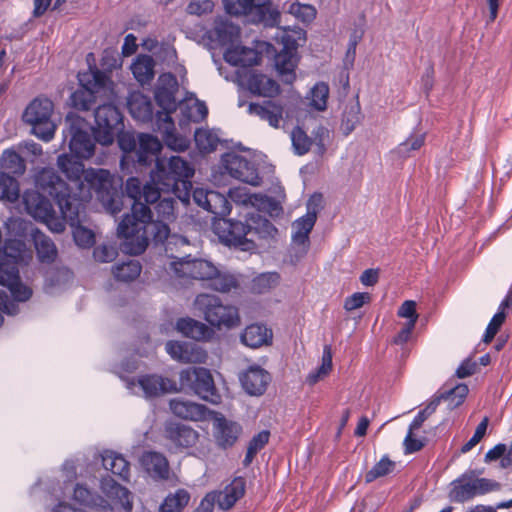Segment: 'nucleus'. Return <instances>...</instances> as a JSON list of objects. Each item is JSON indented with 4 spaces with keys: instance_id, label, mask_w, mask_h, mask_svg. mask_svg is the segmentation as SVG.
<instances>
[{
    "instance_id": "30",
    "label": "nucleus",
    "mask_w": 512,
    "mask_h": 512,
    "mask_svg": "<svg viewBox=\"0 0 512 512\" xmlns=\"http://www.w3.org/2000/svg\"><path fill=\"white\" fill-rule=\"evenodd\" d=\"M249 90L258 96L272 98L280 93L278 83L263 74H252L248 80Z\"/></svg>"
},
{
    "instance_id": "59",
    "label": "nucleus",
    "mask_w": 512,
    "mask_h": 512,
    "mask_svg": "<svg viewBox=\"0 0 512 512\" xmlns=\"http://www.w3.org/2000/svg\"><path fill=\"white\" fill-rule=\"evenodd\" d=\"M505 313L503 311H498L493 318L491 319L490 323L488 324L485 335L483 338V341L485 343H490L494 336L497 334L499 328L503 324L505 320Z\"/></svg>"
},
{
    "instance_id": "47",
    "label": "nucleus",
    "mask_w": 512,
    "mask_h": 512,
    "mask_svg": "<svg viewBox=\"0 0 512 512\" xmlns=\"http://www.w3.org/2000/svg\"><path fill=\"white\" fill-rule=\"evenodd\" d=\"M208 358L207 352L198 344L186 342L184 354L181 357L182 363H205Z\"/></svg>"
},
{
    "instance_id": "23",
    "label": "nucleus",
    "mask_w": 512,
    "mask_h": 512,
    "mask_svg": "<svg viewBox=\"0 0 512 512\" xmlns=\"http://www.w3.org/2000/svg\"><path fill=\"white\" fill-rule=\"evenodd\" d=\"M213 428L216 442L224 448L232 446L241 432V427L237 423L228 421L224 417H216Z\"/></svg>"
},
{
    "instance_id": "28",
    "label": "nucleus",
    "mask_w": 512,
    "mask_h": 512,
    "mask_svg": "<svg viewBox=\"0 0 512 512\" xmlns=\"http://www.w3.org/2000/svg\"><path fill=\"white\" fill-rule=\"evenodd\" d=\"M166 438L176 447H190L196 443L197 433L190 427L178 423H169L165 428Z\"/></svg>"
},
{
    "instance_id": "10",
    "label": "nucleus",
    "mask_w": 512,
    "mask_h": 512,
    "mask_svg": "<svg viewBox=\"0 0 512 512\" xmlns=\"http://www.w3.org/2000/svg\"><path fill=\"white\" fill-rule=\"evenodd\" d=\"M22 202L27 214L35 220L46 224L53 232L60 233L64 231L65 225L62 216H56L50 201L39 192L34 190L25 191L22 195Z\"/></svg>"
},
{
    "instance_id": "58",
    "label": "nucleus",
    "mask_w": 512,
    "mask_h": 512,
    "mask_svg": "<svg viewBox=\"0 0 512 512\" xmlns=\"http://www.w3.org/2000/svg\"><path fill=\"white\" fill-rule=\"evenodd\" d=\"M474 496L475 493L470 481L455 486L451 491V498L456 502H465L472 499Z\"/></svg>"
},
{
    "instance_id": "6",
    "label": "nucleus",
    "mask_w": 512,
    "mask_h": 512,
    "mask_svg": "<svg viewBox=\"0 0 512 512\" xmlns=\"http://www.w3.org/2000/svg\"><path fill=\"white\" fill-rule=\"evenodd\" d=\"M193 173L194 170L187 161L179 156H172L169 159H157L155 169L151 172V179L154 184L159 185L162 192L176 193L181 185L184 197L179 194L178 198L185 201L190 186L187 180Z\"/></svg>"
},
{
    "instance_id": "29",
    "label": "nucleus",
    "mask_w": 512,
    "mask_h": 512,
    "mask_svg": "<svg viewBox=\"0 0 512 512\" xmlns=\"http://www.w3.org/2000/svg\"><path fill=\"white\" fill-rule=\"evenodd\" d=\"M217 495L216 502L220 509H230L245 492V481L243 478H235L222 491H214Z\"/></svg>"
},
{
    "instance_id": "35",
    "label": "nucleus",
    "mask_w": 512,
    "mask_h": 512,
    "mask_svg": "<svg viewBox=\"0 0 512 512\" xmlns=\"http://www.w3.org/2000/svg\"><path fill=\"white\" fill-rule=\"evenodd\" d=\"M102 464L106 470H110L113 474L123 479H127L129 475V463L122 456L113 451H105L102 455Z\"/></svg>"
},
{
    "instance_id": "39",
    "label": "nucleus",
    "mask_w": 512,
    "mask_h": 512,
    "mask_svg": "<svg viewBox=\"0 0 512 512\" xmlns=\"http://www.w3.org/2000/svg\"><path fill=\"white\" fill-rule=\"evenodd\" d=\"M20 196V187L18 181L7 175L0 173V201L14 203Z\"/></svg>"
},
{
    "instance_id": "34",
    "label": "nucleus",
    "mask_w": 512,
    "mask_h": 512,
    "mask_svg": "<svg viewBox=\"0 0 512 512\" xmlns=\"http://www.w3.org/2000/svg\"><path fill=\"white\" fill-rule=\"evenodd\" d=\"M178 109L184 118L183 122H180V125H183L189 121H201L207 116L208 113V109L205 103L193 98H188L185 101L180 102Z\"/></svg>"
},
{
    "instance_id": "2",
    "label": "nucleus",
    "mask_w": 512,
    "mask_h": 512,
    "mask_svg": "<svg viewBox=\"0 0 512 512\" xmlns=\"http://www.w3.org/2000/svg\"><path fill=\"white\" fill-rule=\"evenodd\" d=\"M211 51L223 50L224 59L232 65L251 66L258 64L262 56L274 57L275 67L286 84L295 80L298 63L297 48L306 42L305 34H282L277 46L264 41H255L254 47L243 45L241 34H194Z\"/></svg>"
},
{
    "instance_id": "56",
    "label": "nucleus",
    "mask_w": 512,
    "mask_h": 512,
    "mask_svg": "<svg viewBox=\"0 0 512 512\" xmlns=\"http://www.w3.org/2000/svg\"><path fill=\"white\" fill-rule=\"evenodd\" d=\"M70 278V272L67 269L59 268L53 269L46 273L45 276V287L46 289H52L56 286H60Z\"/></svg>"
},
{
    "instance_id": "61",
    "label": "nucleus",
    "mask_w": 512,
    "mask_h": 512,
    "mask_svg": "<svg viewBox=\"0 0 512 512\" xmlns=\"http://www.w3.org/2000/svg\"><path fill=\"white\" fill-rule=\"evenodd\" d=\"M440 399L432 400L423 410H421L418 415L414 418L412 423L410 424V430H417L421 427L423 422L435 412Z\"/></svg>"
},
{
    "instance_id": "7",
    "label": "nucleus",
    "mask_w": 512,
    "mask_h": 512,
    "mask_svg": "<svg viewBox=\"0 0 512 512\" xmlns=\"http://www.w3.org/2000/svg\"><path fill=\"white\" fill-rule=\"evenodd\" d=\"M78 80L81 88L71 95V102L79 110H89L98 98L112 101L116 97L112 81L97 69L79 73Z\"/></svg>"
},
{
    "instance_id": "49",
    "label": "nucleus",
    "mask_w": 512,
    "mask_h": 512,
    "mask_svg": "<svg viewBox=\"0 0 512 512\" xmlns=\"http://www.w3.org/2000/svg\"><path fill=\"white\" fill-rule=\"evenodd\" d=\"M395 468V463L392 462L387 456H383L366 475V482L370 483L379 477L390 474Z\"/></svg>"
},
{
    "instance_id": "52",
    "label": "nucleus",
    "mask_w": 512,
    "mask_h": 512,
    "mask_svg": "<svg viewBox=\"0 0 512 512\" xmlns=\"http://www.w3.org/2000/svg\"><path fill=\"white\" fill-rule=\"evenodd\" d=\"M175 93L176 91L156 88L155 99L165 113H172L178 108L176 105Z\"/></svg>"
},
{
    "instance_id": "51",
    "label": "nucleus",
    "mask_w": 512,
    "mask_h": 512,
    "mask_svg": "<svg viewBox=\"0 0 512 512\" xmlns=\"http://www.w3.org/2000/svg\"><path fill=\"white\" fill-rule=\"evenodd\" d=\"M329 95V87L327 84L320 82L317 83L311 90L310 105L316 110L323 111L327 105Z\"/></svg>"
},
{
    "instance_id": "60",
    "label": "nucleus",
    "mask_w": 512,
    "mask_h": 512,
    "mask_svg": "<svg viewBox=\"0 0 512 512\" xmlns=\"http://www.w3.org/2000/svg\"><path fill=\"white\" fill-rule=\"evenodd\" d=\"M470 482L475 496L486 494L491 491H496L500 488V485L497 482L485 478L474 479Z\"/></svg>"
},
{
    "instance_id": "41",
    "label": "nucleus",
    "mask_w": 512,
    "mask_h": 512,
    "mask_svg": "<svg viewBox=\"0 0 512 512\" xmlns=\"http://www.w3.org/2000/svg\"><path fill=\"white\" fill-rule=\"evenodd\" d=\"M139 142V162H146L149 155H155L160 152L162 144L159 139L150 134H141L138 137Z\"/></svg>"
},
{
    "instance_id": "63",
    "label": "nucleus",
    "mask_w": 512,
    "mask_h": 512,
    "mask_svg": "<svg viewBox=\"0 0 512 512\" xmlns=\"http://www.w3.org/2000/svg\"><path fill=\"white\" fill-rule=\"evenodd\" d=\"M5 226L10 236L21 237L26 233L28 223L21 218H10Z\"/></svg>"
},
{
    "instance_id": "3",
    "label": "nucleus",
    "mask_w": 512,
    "mask_h": 512,
    "mask_svg": "<svg viewBox=\"0 0 512 512\" xmlns=\"http://www.w3.org/2000/svg\"><path fill=\"white\" fill-rule=\"evenodd\" d=\"M126 193L133 200L131 214L124 216L119 223L117 233L126 240L127 250L131 254H141L147 247V236L144 221L151 218L150 209L141 202L154 203L160 198L161 189L158 184L150 182L142 186L141 181L132 177L126 182Z\"/></svg>"
},
{
    "instance_id": "32",
    "label": "nucleus",
    "mask_w": 512,
    "mask_h": 512,
    "mask_svg": "<svg viewBox=\"0 0 512 512\" xmlns=\"http://www.w3.org/2000/svg\"><path fill=\"white\" fill-rule=\"evenodd\" d=\"M176 328L186 337L195 340H208L211 338L213 332L204 323L194 320L192 318H183L177 321Z\"/></svg>"
},
{
    "instance_id": "4",
    "label": "nucleus",
    "mask_w": 512,
    "mask_h": 512,
    "mask_svg": "<svg viewBox=\"0 0 512 512\" xmlns=\"http://www.w3.org/2000/svg\"><path fill=\"white\" fill-rule=\"evenodd\" d=\"M213 229L221 242L243 251L253 250L258 239L272 238L277 233L272 223L258 214L251 215L246 224L232 219L218 218L213 223Z\"/></svg>"
},
{
    "instance_id": "24",
    "label": "nucleus",
    "mask_w": 512,
    "mask_h": 512,
    "mask_svg": "<svg viewBox=\"0 0 512 512\" xmlns=\"http://www.w3.org/2000/svg\"><path fill=\"white\" fill-rule=\"evenodd\" d=\"M248 113L267 121L273 128H279L283 118V106L274 101H266L263 104L250 103Z\"/></svg>"
},
{
    "instance_id": "11",
    "label": "nucleus",
    "mask_w": 512,
    "mask_h": 512,
    "mask_svg": "<svg viewBox=\"0 0 512 512\" xmlns=\"http://www.w3.org/2000/svg\"><path fill=\"white\" fill-rule=\"evenodd\" d=\"M179 382L183 389L193 391L200 398L211 403H218L214 380L210 370L204 367H191L179 374Z\"/></svg>"
},
{
    "instance_id": "16",
    "label": "nucleus",
    "mask_w": 512,
    "mask_h": 512,
    "mask_svg": "<svg viewBox=\"0 0 512 512\" xmlns=\"http://www.w3.org/2000/svg\"><path fill=\"white\" fill-rule=\"evenodd\" d=\"M219 168L225 170L231 177L252 186H257L260 183L255 165L236 152L222 155Z\"/></svg>"
},
{
    "instance_id": "53",
    "label": "nucleus",
    "mask_w": 512,
    "mask_h": 512,
    "mask_svg": "<svg viewBox=\"0 0 512 512\" xmlns=\"http://www.w3.org/2000/svg\"><path fill=\"white\" fill-rule=\"evenodd\" d=\"M226 13L230 16H245L250 22L248 0H222Z\"/></svg>"
},
{
    "instance_id": "31",
    "label": "nucleus",
    "mask_w": 512,
    "mask_h": 512,
    "mask_svg": "<svg viewBox=\"0 0 512 512\" xmlns=\"http://www.w3.org/2000/svg\"><path fill=\"white\" fill-rule=\"evenodd\" d=\"M34 246L38 260L43 264H50L57 257V249L53 241L39 230L32 231Z\"/></svg>"
},
{
    "instance_id": "20",
    "label": "nucleus",
    "mask_w": 512,
    "mask_h": 512,
    "mask_svg": "<svg viewBox=\"0 0 512 512\" xmlns=\"http://www.w3.org/2000/svg\"><path fill=\"white\" fill-rule=\"evenodd\" d=\"M270 380V374L265 369L256 365L250 366L240 375L243 389L251 396L262 395L266 391Z\"/></svg>"
},
{
    "instance_id": "43",
    "label": "nucleus",
    "mask_w": 512,
    "mask_h": 512,
    "mask_svg": "<svg viewBox=\"0 0 512 512\" xmlns=\"http://www.w3.org/2000/svg\"><path fill=\"white\" fill-rule=\"evenodd\" d=\"M190 495L186 490L180 489L175 494L166 497L161 505V512H180L189 502Z\"/></svg>"
},
{
    "instance_id": "44",
    "label": "nucleus",
    "mask_w": 512,
    "mask_h": 512,
    "mask_svg": "<svg viewBox=\"0 0 512 512\" xmlns=\"http://www.w3.org/2000/svg\"><path fill=\"white\" fill-rule=\"evenodd\" d=\"M288 13L299 22L308 25L315 19L317 11L313 5L295 2L290 5Z\"/></svg>"
},
{
    "instance_id": "36",
    "label": "nucleus",
    "mask_w": 512,
    "mask_h": 512,
    "mask_svg": "<svg viewBox=\"0 0 512 512\" xmlns=\"http://www.w3.org/2000/svg\"><path fill=\"white\" fill-rule=\"evenodd\" d=\"M131 70L139 83H149L154 77V61L150 56L139 55L132 63Z\"/></svg>"
},
{
    "instance_id": "54",
    "label": "nucleus",
    "mask_w": 512,
    "mask_h": 512,
    "mask_svg": "<svg viewBox=\"0 0 512 512\" xmlns=\"http://www.w3.org/2000/svg\"><path fill=\"white\" fill-rule=\"evenodd\" d=\"M175 201L172 198H163L156 205V220L172 222L175 219Z\"/></svg>"
},
{
    "instance_id": "21",
    "label": "nucleus",
    "mask_w": 512,
    "mask_h": 512,
    "mask_svg": "<svg viewBox=\"0 0 512 512\" xmlns=\"http://www.w3.org/2000/svg\"><path fill=\"white\" fill-rule=\"evenodd\" d=\"M250 22L261 24L264 28H275L280 23V13L271 9V0H248Z\"/></svg>"
},
{
    "instance_id": "12",
    "label": "nucleus",
    "mask_w": 512,
    "mask_h": 512,
    "mask_svg": "<svg viewBox=\"0 0 512 512\" xmlns=\"http://www.w3.org/2000/svg\"><path fill=\"white\" fill-rule=\"evenodd\" d=\"M321 202V195H313L307 202V213L292 224V242L294 249L297 251L298 259L308 251L309 234L315 225Z\"/></svg>"
},
{
    "instance_id": "27",
    "label": "nucleus",
    "mask_w": 512,
    "mask_h": 512,
    "mask_svg": "<svg viewBox=\"0 0 512 512\" xmlns=\"http://www.w3.org/2000/svg\"><path fill=\"white\" fill-rule=\"evenodd\" d=\"M101 489L113 504L119 505L127 511L132 509L131 493L112 478H104L101 481Z\"/></svg>"
},
{
    "instance_id": "45",
    "label": "nucleus",
    "mask_w": 512,
    "mask_h": 512,
    "mask_svg": "<svg viewBox=\"0 0 512 512\" xmlns=\"http://www.w3.org/2000/svg\"><path fill=\"white\" fill-rule=\"evenodd\" d=\"M361 115H360V106L357 103L351 104L350 106H347L342 122H341V129L344 132L345 135L350 134L356 126L360 123Z\"/></svg>"
},
{
    "instance_id": "22",
    "label": "nucleus",
    "mask_w": 512,
    "mask_h": 512,
    "mask_svg": "<svg viewBox=\"0 0 512 512\" xmlns=\"http://www.w3.org/2000/svg\"><path fill=\"white\" fill-rule=\"evenodd\" d=\"M140 464L145 472L154 480H166L169 478V463L161 453L145 452L140 458Z\"/></svg>"
},
{
    "instance_id": "38",
    "label": "nucleus",
    "mask_w": 512,
    "mask_h": 512,
    "mask_svg": "<svg viewBox=\"0 0 512 512\" xmlns=\"http://www.w3.org/2000/svg\"><path fill=\"white\" fill-rule=\"evenodd\" d=\"M229 197L237 204L244 206L251 205L258 209L263 208L268 198L259 194H249L246 188H234L229 191Z\"/></svg>"
},
{
    "instance_id": "64",
    "label": "nucleus",
    "mask_w": 512,
    "mask_h": 512,
    "mask_svg": "<svg viewBox=\"0 0 512 512\" xmlns=\"http://www.w3.org/2000/svg\"><path fill=\"white\" fill-rule=\"evenodd\" d=\"M369 301L370 296L368 293L357 292L345 300L344 308L347 311H353L362 307L365 303Z\"/></svg>"
},
{
    "instance_id": "62",
    "label": "nucleus",
    "mask_w": 512,
    "mask_h": 512,
    "mask_svg": "<svg viewBox=\"0 0 512 512\" xmlns=\"http://www.w3.org/2000/svg\"><path fill=\"white\" fill-rule=\"evenodd\" d=\"M73 498L81 505L89 506L88 512L91 510V508H96V503L93 501V497L90 490H88L86 487L82 485H77L75 487Z\"/></svg>"
},
{
    "instance_id": "55",
    "label": "nucleus",
    "mask_w": 512,
    "mask_h": 512,
    "mask_svg": "<svg viewBox=\"0 0 512 512\" xmlns=\"http://www.w3.org/2000/svg\"><path fill=\"white\" fill-rule=\"evenodd\" d=\"M214 6L213 0H190L186 7V12L189 15L203 16L211 13Z\"/></svg>"
},
{
    "instance_id": "26",
    "label": "nucleus",
    "mask_w": 512,
    "mask_h": 512,
    "mask_svg": "<svg viewBox=\"0 0 512 512\" xmlns=\"http://www.w3.org/2000/svg\"><path fill=\"white\" fill-rule=\"evenodd\" d=\"M272 331L265 325L251 324L248 325L241 333V342L250 348H259L269 345L272 341Z\"/></svg>"
},
{
    "instance_id": "17",
    "label": "nucleus",
    "mask_w": 512,
    "mask_h": 512,
    "mask_svg": "<svg viewBox=\"0 0 512 512\" xmlns=\"http://www.w3.org/2000/svg\"><path fill=\"white\" fill-rule=\"evenodd\" d=\"M149 220L150 219H146L143 223L144 231H146L147 243L149 242V236H152L155 242L165 243L166 251H173L174 246H184L188 244L185 237L170 233V228L168 226L169 222L162 220Z\"/></svg>"
},
{
    "instance_id": "42",
    "label": "nucleus",
    "mask_w": 512,
    "mask_h": 512,
    "mask_svg": "<svg viewBox=\"0 0 512 512\" xmlns=\"http://www.w3.org/2000/svg\"><path fill=\"white\" fill-rule=\"evenodd\" d=\"M142 267L136 260H130L121 264H117L113 269L116 279L123 282H130L139 277Z\"/></svg>"
},
{
    "instance_id": "1",
    "label": "nucleus",
    "mask_w": 512,
    "mask_h": 512,
    "mask_svg": "<svg viewBox=\"0 0 512 512\" xmlns=\"http://www.w3.org/2000/svg\"><path fill=\"white\" fill-rule=\"evenodd\" d=\"M57 166L69 184L53 169L44 168L36 176V187L56 200L64 224L67 222L72 228L77 246L89 248L95 243V234L82 223L80 202L90 200L95 193L106 211L115 215L122 210L123 205L122 195L118 191L120 183L108 170H85L83 163L72 155H59Z\"/></svg>"
},
{
    "instance_id": "9",
    "label": "nucleus",
    "mask_w": 512,
    "mask_h": 512,
    "mask_svg": "<svg viewBox=\"0 0 512 512\" xmlns=\"http://www.w3.org/2000/svg\"><path fill=\"white\" fill-rule=\"evenodd\" d=\"M54 105L47 98H36L26 107L23 120L31 126L32 133L43 141H50L57 125L53 120Z\"/></svg>"
},
{
    "instance_id": "46",
    "label": "nucleus",
    "mask_w": 512,
    "mask_h": 512,
    "mask_svg": "<svg viewBox=\"0 0 512 512\" xmlns=\"http://www.w3.org/2000/svg\"><path fill=\"white\" fill-rule=\"evenodd\" d=\"M291 141L294 152L297 155L306 154L313 144L312 139H310L307 133L300 127H296L292 130Z\"/></svg>"
},
{
    "instance_id": "13",
    "label": "nucleus",
    "mask_w": 512,
    "mask_h": 512,
    "mask_svg": "<svg viewBox=\"0 0 512 512\" xmlns=\"http://www.w3.org/2000/svg\"><path fill=\"white\" fill-rule=\"evenodd\" d=\"M65 122L68 126V134L71 136L69 141L70 152L78 159L91 158L94 154L95 142L87 130L85 120L75 113H69Z\"/></svg>"
},
{
    "instance_id": "40",
    "label": "nucleus",
    "mask_w": 512,
    "mask_h": 512,
    "mask_svg": "<svg viewBox=\"0 0 512 512\" xmlns=\"http://www.w3.org/2000/svg\"><path fill=\"white\" fill-rule=\"evenodd\" d=\"M194 137L196 146L204 153L214 151L220 142L218 134L214 130L207 128L196 130Z\"/></svg>"
},
{
    "instance_id": "48",
    "label": "nucleus",
    "mask_w": 512,
    "mask_h": 512,
    "mask_svg": "<svg viewBox=\"0 0 512 512\" xmlns=\"http://www.w3.org/2000/svg\"><path fill=\"white\" fill-rule=\"evenodd\" d=\"M425 142V134H414L407 138L404 142L400 143L395 152L400 157H409L411 152L419 150Z\"/></svg>"
},
{
    "instance_id": "57",
    "label": "nucleus",
    "mask_w": 512,
    "mask_h": 512,
    "mask_svg": "<svg viewBox=\"0 0 512 512\" xmlns=\"http://www.w3.org/2000/svg\"><path fill=\"white\" fill-rule=\"evenodd\" d=\"M117 249L114 245L102 244L94 249V259L101 263L113 261L117 257Z\"/></svg>"
},
{
    "instance_id": "33",
    "label": "nucleus",
    "mask_w": 512,
    "mask_h": 512,
    "mask_svg": "<svg viewBox=\"0 0 512 512\" xmlns=\"http://www.w3.org/2000/svg\"><path fill=\"white\" fill-rule=\"evenodd\" d=\"M128 109L131 116L141 122L152 118L153 110L150 99L142 93H132L128 100Z\"/></svg>"
},
{
    "instance_id": "37",
    "label": "nucleus",
    "mask_w": 512,
    "mask_h": 512,
    "mask_svg": "<svg viewBox=\"0 0 512 512\" xmlns=\"http://www.w3.org/2000/svg\"><path fill=\"white\" fill-rule=\"evenodd\" d=\"M1 173L22 175L25 172L24 160L13 150H5L0 159Z\"/></svg>"
},
{
    "instance_id": "15",
    "label": "nucleus",
    "mask_w": 512,
    "mask_h": 512,
    "mask_svg": "<svg viewBox=\"0 0 512 512\" xmlns=\"http://www.w3.org/2000/svg\"><path fill=\"white\" fill-rule=\"evenodd\" d=\"M125 385L131 393L142 395L145 398L158 397L164 393L176 391V384L172 380L157 374H145L137 379H125Z\"/></svg>"
},
{
    "instance_id": "18",
    "label": "nucleus",
    "mask_w": 512,
    "mask_h": 512,
    "mask_svg": "<svg viewBox=\"0 0 512 512\" xmlns=\"http://www.w3.org/2000/svg\"><path fill=\"white\" fill-rule=\"evenodd\" d=\"M193 199L198 206L219 218H224L231 211L230 203L226 197L213 190L196 188L193 191Z\"/></svg>"
},
{
    "instance_id": "5",
    "label": "nucleus",
    "mask_w": 512,
    "mask_h": 512,
    "mask_svg": "<svg viewBox=\"0 0 512 512\" xmlns=\"http://www.w3.org/2000/svg\"><path fill=\"white\" fill-rule=\"evenodd\" d=\"M169 268L178 280L194 279L205 282L207 287L218 292H229L237 287V280L233 275L221 273L212 262L205 259L190 256L176 258Z\"/></svg>"
},
{
    "instance_id": "25",
    "label": "nucleus",
    "mask_w": 512,
    "mask_h": 512,
    "mask_svg": "<svg viewBox=\"0 0 512 512\" xmlns=\"http://www.w3.org/2000/svg\"><path fill=\"white\" fill-rule=\"evenodd\" d=\"M169 406L174 415L186 420L199 421L204 419L207 414L204 405L180 398L172 399Z\"/></svg>"
},
{
    "instance_id": "14",
    "label": "nucleus",
    "mask_w": 512,
    "mask_h": 512,
    "mask_svg": "<svg viewBox=\"0 0 512 512\" xmlns=\"http://www.w3.org/2000/svg\"><path fill=\"white\" fill-rule=\"evenodd\" d=\"M95 138L102 145L113 143L122 129L121 114L111 103L99 106L95 111Z\"/></svg>"
},
{
    "instance_id": "19",
    "label": "nucleus",
    "mask_w": 512,
    "mask_h": 512,
    "mask_svg": "<svg viewBox=\"0 0 512 512\" xmlns=\"http://www.w3.org/2000/svg\"><path fill=\"white\" fill-rule=\"evenodd\" d=\"M157 128L169 149L182 152L189 147V140L175 133V126L170 113L157 114Z\"/></svg>"
},
{
    "instance_id": "50",
    "label": "nucleus",
    "mask_w": 512,
    "mask_h": 512,
    "mask_svg": "<svg viewBox=\"0 0 512 512\" xmlns=\"http://www.w3.org/2000/svg\"><path fill=\"white\" fill-rule=\"evenodd\" d=\"M279 278L275 272L260 274L253 279L252 288L257 293H265L278 285Z\"/></svg>"
},
{
    "instance_id": "8",
    "label": "nucleus",
    "mask_w": 512,
    "mask_h": 512,
    "mask_svg": "<svg viewBox=\"0 0 512 512\" xmlns=\"http://www.w3.org/2000/svg\"><path fill=\"white\" fill-rule=\"evenodd\" d=\"M194 307L212 327L218 330H230L240 325L238 308L224 304L218 296L201 293L196 296Z\"/></svg>"
}]
</instances>
